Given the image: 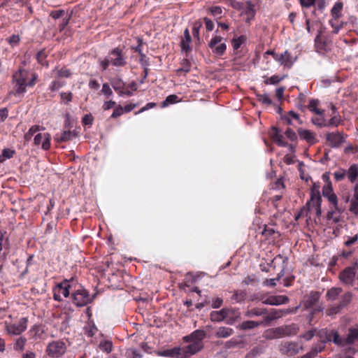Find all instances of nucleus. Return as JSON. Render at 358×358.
<instances>
[{
	"instance_id": "052dcab7",
	"label": "nucleus",
	"mask_w": 358,
	"mask_h": 358,
	"mask_svg": "<svg viewBox=\"0 0 358 358\" xmlns=\"http://www.w3.org/2000/svg\"><path fill=\"white\" fill-rule=\"evenodd\" d=\"M317 329H310L301 336V338L306 341H310L314 336L316 335Z\"/></svg>"
},
{
	"instance_id": "c03bdc74",
	"label": "nucleus",
	"mask_w": 358,
	"mask_h": 358,
	"mask_svg": "<svg viewBox=\"0 0 358 358\" xmlns=\"http://www.w3.org/2000/svg\"><path fill=\"white\" fill-rule=\"evenodd\" d=\"M178 96L175 94H171L168 96L166 99L162 103V107L164 108L168 106L169 104L175 103L178 102Z\"/></svg>"
},
{
	"instance_id": "6e6552de",
	"label": "nucleus",
	"mask_w": 358,
	"mask_h": 358,
	"mask_svg": "<svg viewBox=\"0 0 358 358\" xmlns=\"http://www.w3.org/2000/svg\"><path fill=\"white\" fill-rule=\"evenodd\" d=\"M71 281L64 280L61 283H59L53 288V299L55 301H61L63 297H67L69 295Z\"/></svg>"
},
{
	"instance_id": "5701e85b",
	"label": "nucleus",
	"mask_w": 358,
	"mask_h": 358,
	"mask_svg": "<svg viewBox=\"0 0 358 358\" xmlns=\"http://www.w3.org/2000/svg\"><path fill=\"white\" fill-rule=\"evenodd\" d=\"M289 301V299L285 296H269L266 299L263 301V303L268 305L278 306L286 303Z\"/></svg>"
},
{
	"instance_id": "423d86ee",
	"label": "nucleus",
	"mask_w": 358,
	"mask_h": 358,
	"mask_svg": "<svg viewBox=\"0 0 358 358\" xmlns=\"http://www.w3.org/2000/svg\"><path fill=\"white\" fill-rule=\"evenodd\" d=\"M352 296V295L350 292H346L343 294L341 296L338 304H334L327 308L326 310L327 315L329 317H334L338 314L343 308L346 307L351 302Z\"/></svg>"
},
{
	"instance_id": "69168bd1",
	"label": "nucleus",
	"mask_w": 358,
	"mask_h": 358,
	"mask_svg": "<svg viewBox=\"0 0 358 358\" xmlns=\"http://www.w3.org/2000/svg\"><path fill=\"white\" fill-rule=\"evenodd\" d=\"M283 316L282 310H273L270 313V320H275Z\"/></svg>"
},
{
	"instance_id": "e2e57ef3",
	"label": "nucleus",
	"mask_w": 358,
	"mask_h": 358,
	"mask_svg": "<svg viewBox=\"0 0 358 358\" xmlns=\"http://www.w3.org/2000/svg\"><path fill=\"white\" fill-rule=\"evenodd\" d=\"M202 24L200 22H196L194 23L192 28V34L194 37L199 38V30L201 27Z\"/></svg>"
},
{
	"instance_id": "412c9836",
	"label": "nucleus",
	"mask_w": 358,
	"mask_h": 358,
	"mask_svg": "<svg viewBox=\"0 0 358 358\" xmlns=\"http://www.w3.org/2000/svg\"><path fill=\"white\" fill-rule=\"evenodd\" d=\"M298 134L301 139L306 141L310 144H313L316 142L315 134L310 130L299 129Z\"/></svg>"
},
{
	"instance_id": "72a5a7b5",
	"label": "nucleus",
	"mask_w": 358,
	"mask_h": 358,
	"mask_svg": "<svg viewBox=\"0 0 358 358\" xmlns=\"http://www.w3.org/2000/svg\"><path fill=\"white\" fill-rule=\"evenodd\" d=\"M296 60V57H293L288 51H285V62L282 65L287 68H291Z\"/></svg>"
},
{
	"instance_id": "a18cd8bd",
	"label": "nucleus",
	"mask_w": 358,
	"mask_h": 358,
	"mask_svg": "<svg viewBox=\"0 0 358 358\" xmlns=\"http://www.w3.org/2000/svg\"><path fill=\"white\" fill-rule=\"evenodd\" d=\"M322 115H320V117H313L312 118V122L318 127H327V120L324 119V117Z\"/></svg>"
},
{
	"instance_id": "c9c22d12",
	"label": "nucleus",
	"mask_w": 358,
	"mask_h": 358,
	"mask_svg": "<svg viewBox=\"0 0 358 358\" xmlns=\"http://www.w3.org/2000/svg\"><path fill=\"white\" fill-rule=\"evenodd\" d=\"M289 151L290 152V154H287L284 157V162L287 164H292L295 162V155H294V148L292 145L289 144L288 148Z\"/></svg>"
},
{
	"instance_id": "a878e982",
	"label": "nucleus",
	"mask_w": 358,
	"mask_h": 358,
	"mask_svg": "<svg viewBox=\"0 0 358 358\" xmlns=\"http://www.w3.org/2000/svg\"><path fill=\"white\" fill-rule=\"evenodd\" d=\"M357 339H358V325L355 327H352L349 329V333H348L347 338L345 340L343 339V346L345 345V343L352 344Z\"/></svg>"
},
{
	"instance_id": "603ef678",
	"label": "nucleus",
	"mask_w": 358,
	"mask_h": 358,
	"mask_svg": "<svg viewBox=\"0 0 358 358\" xmlns=\"http://www.w3.org/2000/svg\"><path fill=\"white\" fill-rule=\"evenodd\" d=\"M192 41V38H182L180 42V47L182 51L187 52L189 50V43Z\"/></svg>"
},
{
	"instance_id": "6ab92c4d",
	"label": "nucleus",
	"mask_w": 358,
	"mask_h": 358,
	"mask_svg": "<svg viewBox=\"0 0 358 358\" xmlns=\"http://www.w3.org/2000/svg\"><path fill=\"white\" fill-rule=\"evenodd\" d=\"M280 338L294 336L297 334L299 328L295 324L283 325L277 327Z\"/></svg>"
},
{
	"instance_id": "8fccbe9b",
	"label": "nucleus",
	"mask_w": 358,
	"mask_h": 358,
	"mask_svg": "<svg viewBox=\"0 0 358 358\" xmlns=\"http://www.w3.org/2000/svg\"><path fill=\"white\" fill-rule=\"evenodd\" d=\"M112 343L109 341H105L101 342L99 344V348L102 351L110 352L112 350Z\"/></svg>"
},
{
	"instance_id": "39448f33",
	"label": "nucleus",
	"mask_w": 358,
	"mask_h": 358,
	"mask_svg": "<svg viewBox=\"0 0 358 358\" xmlns=\"http://www.w3.org/2000/svg\"><path fill=\"white\" fill-rule=\"evenodd\" d=\"M231 315L232 320L229 323L232 324L236 320L239 318L241 313L236 309L222 308L220 310L212 311L210 315V319L213 322H221Z\"/></svg>"
},
{
	"instance_id": "1a4fd4ad",
	"label": "nucleus",
	"mask_w": 358,
	"mask_h": 358,
	"mask_svg": "<svg viewBox=\"0 0 358 358\" xmlns=\"http://www.w3.org/2000/svg\"><path fill=\"white\" fill-rule=\"evenodd\" d=\"M223 37L221 36H214L208 43L209 48L211 49L213 54L217 56H222L224 54L227 45L223 42Z\"/></svg>"
},
{
	"instance_id": "aec40b11",
	"label": "nucleus",
	"mask_w": 358,
	"mask_h": 358,
	"mask_svg": "<svg viewBox=\"0 0 358 358\" xmlns=\"http://www.w3.org/2000/svg\"><path fill=\"white\" fill-rule=\"evenodd\" d=\"M182 349L180 347H174L170 349H166L164 350L157 351L156 354L158 356L166 357H179L182 358Z\"/></svg>"
},
{
	"instance_id": "f257e3e1",
	"label": "nucleus",
	"mask_w": 358,
	"mask_h": 358,
	"mask_svg": "<svg viewBox=\"0 0 358 358\" xmlns=\"http://www.w3.org/2000/svg\"><path fill=\"white\" fill-rule=\"evenodd\" d=\"M204 333L202 331H194L191 334L183 338L184 341L189 342L187 346L181 348L182 358H188L196 354L203 348L202 340Z\"/></svg>"
},
{
	"instance_id": "b1692460",
	"label": "nucleus",
	"mask_w": 358,
	"mask_h": 358,
	"mask_svg": "<svg viewBox=\"0 0 358 358\" xmlns=\"http://www.w3.org/2000/svg\"><path fill=\"white\" fill-rule=\"evenodd\" d=\"M320 299V294L317 292H311L308 296H305L303 301V306L308 308L314 305Z\"/></svg>"
},
{
	"instance_id": "dca6fc26",
	"label": "nucleus",
	"mask_w": 358,
	"mask_h": 358,
	"mask_svg": "<svg viewBox=\"0 0 358 358\" xmlns=\"http://www.w3.org/2000/svg\"><path fill=\"white\" fill-rule=\"evenodd\" d=\"M322 195L327 198L329 204H336L338 202V197L334 192L333 187L331 182L326 183L322 187Z\"/></svg>"
},
{
	"instance_id": "473e14b6",
	"label": "nucleus",
	"mask_w": 358,
	"mask_h": 358,
	"mask_svg": "<svg viewBox=\"0 0 358 358\" xmlns=\"http://www.w3.org/2000/svg\"><path fill=\"white\" fill-rule=\"evenodd\" d=\"M263 322H259L252 320L244 321L241 323L240 327L243 330L252 329L255 327L260 326Z\"/></svg>"
},
{
	"instance_id": "0e129e2a",
	"label": "nucleus",
	"mask_w": 358,
	"mask_h": 358,
	"mask_svg": "<svg viewBox=\"0 0 358 358\" xmlns=\"http://www.w3.org/2000/svg\"><path fill=\"white\" fill-rule=\"evenodd\" d=\"M285 134L286 137L292 141H294L296 140V138H297L296 133L292 129H291L289 128H288L285 131Z\"/></svg>"
},
{
	"instance_id": "9b49d317",
	"label": "nucleus",
	"mask_w": 358,
	"mask_h": 358,
	"mask_svg": "<svg viewBox=\"0 0 358 358\" xmlns=\"http://www.w3.org/2000/svg\"><path fill=\"white\" fill-rule=\"evenodd\" d=\"M344 208L336 202V204H330V209L327 214V219L331 224H337L342 220V213Z\"/></svg>"
},
{
	"instance_id": "f3484780",
	"label": "nucleus",
	"mask_w": 358,
	"mask_h": 358,
	"mask_svg": "<svg viewBox=\"0 0 358 358\" xmlns=\"http://www.w3.org/2000/svg\"><path fill=\"white\" fill-rule=\"evenodd\" d=\"M355 277V269L352 267H348L344 269L339 275V278L342 282L346 285H352Z\"/></svg>"
},
{
	"instance_id": "3c124183",
	"label": "nucleus",
	"mask_w": 358,
	"mask_h": 358,
	"mask_svg": "<svg viewBox=\"0 0 358 358\" xmlns=\"http://www.w3.org/2000/svg\"><path fill=\"white\" fill-rule=\"evenodd\" d=\"M283 78L284 77H279L278 76L274 75L271 76L266 80H265V83L266 85H276L279 82H280Z\"/></svg>"
},
{
	"instance_id": "0eeeda50",
	"label": "nucleus",
	"mask_w": 358,
	"mask_h": 358,
	"mask_svg": "<svg viewBox=\"0 0 358 358\" xmlns=\"http://www.w3.org/2000/svg\"><path fill=\"white\" fill-rule=\"evenodd\" d=\"M95 296V294L91 296L86 289L80 288L73 294V303L78 307H83L91 303Z\"/></svg>"
},
{
	"instance_id": "6e6d98bb",
	"label": "nucleus",
	"mask_w": 358,
	"mask_h": 358,
	"mask_svg": "<svg viewBox=\"0 0 358 358\" xmlns=\"http://www.w3.org/2000/svg\"><path fill=\"white\" fill-rule=\"evenodd\" d=\"M349 210L354 214L355 216L358 217V201L350 200V205L349 208Z\"/></svg>"
},
{
	"instance_id": "2eb2a0df",
	"label": "nucleus",
	"mask_w": 358,
	"mask_h": 358,
	"mask_svg": "<svg viewBox=\"0 0 358 358\" xmlns=\"http://www.w3.org/2000/svg\"><path fill=\"white\" fill-rule=\"evenodd\" d=\"M51 136L49 133H38L34 138V143L36 146L41 145V148L48 150L50 148Z\"/></svg>"
},
{
	"instance_id": "7c9ffc66",
	"label": "nucleus",
	"mask_w": 358,
	"mask_h": 358,
	"mask_svg": "<svg viewBox=\"0 0 358 358\" xmlns=\"http://www.w3.org/2000/svg\"><path fill=\"white\" fill-rule=\"evenodd\" d=\"M41 130H44V128L43 127H41L39 125H33L32 127H31L29 128L28 131L24 134V140L26 141H29L31 139L34 134H35L36 133H37Z\"/></svg>"
},
{
	"instance_id": "864d4df0",
	"label": "nucleus",
	"mask_w": 358,
	"mask_h": 358,
	"mask_svg": "<svg viewBox=\"0 0 358 358\" xmlns=\"http://www.w3.org/2000/svg\"><path fill=\"white\" fill-rule=\"evenodd\" d=\"M99 66L101 68V71H103L106 70L107 68L108 67V66L110 64H111L110 59H109V57H108V55L104 59H99Z\"/></svg>"
},
{
	"instance_id": "a19ab883",
	"label": "nucleus",
	"mask_w": 358,
	"mask_h": 358,
	"mask_svg": "<svg viewBox=\"0 0 358 358\" xmlns=\"http://www.w3.org/2000/svg\"><path fill=\"white\" fill-rule=\"evenodd\" d=\"M342 8L343 3L341 2H337L334 4L331 9V15L335 19H337L341 16Z\"/></svg>"
},
{
	"instance_id": "680f3d73",
	"label": "nucleus",
	"mask_w": 358,
	"mask_h": 358,
	"mask_svg": "<svg viewBox=\"0 0 358 358\" xmlns=\"http://www.w3.org/2000/svg\"><path fill=\"white\" fill-rule=\"evenodd\" d=\"M245 40L244 36H240L237 38H234L232 41V45L234 50H238L242 45Z\"/></svg>"
},
{
	"instance_id": "4d7b16f0",
	"label": "nucleus",
	"mask_w": 358,
	"mask_h": 358,
	"mask_svg": "<svg viewBox=\"0 0 358 358\" xmlns=\"http://www.w3.org/2000/svg\"><path fill=\"white\" fill-rule=\"evenodd\" d=\"M258 100L266 105H271L272 101L267 94L257 95Z\"/></svg>"
},
{
	"instance_id": "774afa93",
	"label": "nucleus",
	"mask_w": 358,
	"mask_h": 358,
	"mask_svg": "<svg viewBox=\"0 0 358 358\" xmlns=\"http://www.w3.org/2000/svg\"><path fill=\"white\" fill-rule=\"evenodd\" d=\"M324 347H325L324 343L319 342L318 343L315 344L311 350H313L316 355H317L318 353H320L324 350Z\"/></svg>"
},
{
	"instance_id": "7ed1b4c3",
	"label": "nucleus",
	"mask_w": 358,
	"mask_h": 358,
	"mask_svg": "<svg viewBox=\"0 0 358 358\" xmlns=\"http://www.w3.org/2000/svg\"><path fill=\"white\" fill-rule=\"evenodd\" d=\"M322 197L320 192L317 189H311L310 199L307 202L306 206L303 207L299 214L296 216V220L300 217H307L310 211H314L317 216L320 217L322 214Z\"/></svg>"
},
{
	"instance_id": "a211bd4d",
	"label": "nucleus",
	"mask_w": 358,
	"mask_h": 358,
	"mask_svg": "<svg viewBox=\"0 0 358 358\" xmlns=\"http://www.w3.org/2000/svg\"><path fill=\"white\" fill-rule=\"evenodd\" d=\"M326 138L331 148H338L344 142V136L341 133H328Z\"/></svg>"
},
{
	"instance_id": "79ce46f5",
	"label": "nucleus",
	"mask_w": 358,
	"mask_h": 358,
	"mask_svg": "<svg viewBox=\"0 0 358 358\" xmlns=\"http://www.w3.org/2000/svg\"><path fill=\"white\" fill-rule=\"evenodd\" d=\"M283 275L284 269H282L281 271L278 274L277 278L267 279L265 282H264V285L266 286L273 287L276 285V282L278 281Z\"/></svg>"
},
{
	"instance_id": "c85d7f7f",
	"label": "nucleus",
	"mask_w": 358,
	"mask_h": 358,
	"mask_svg": "<svg viewBox=\"0 0 358 358\" xmlns=\"http://www.w3.org/2000/svg\"><path fill=\"white\" fill-rule=\"evenodd\" d=\"M181 66L178 68L176 71L177 74L178 76H181L182 74H185L190 71L191 70V64L190 62L187 59H184L182 60L180 63Z\"/></svg>"
},
{
	"instance_id": "09e8293b",
	"label": "nucleus",
	"mask_w": 358,
	"mask_h": 358,
	"mask_svg": "<svg viewBox=\"0 0 358 358\" xmlns=\"http://www.w3.org/2000/svg\"><path fill=\"white\" fill-rule=\"evenodd\" d=\"M97 331L96 327L94 324H89L85 328V334L88 337H92Z\"/></svg>"
},
{
	"instance_id": "c756f323",
	"label": "nucleus",
	"mask_w": 358,
	"mask_h": 358,
	"mask_svg": "<svg viewBox=\"0 0 358 358\" xmlns=\"http://www.w3.org/2000/svg\"><path fill=\"white\" fill-rule=\"evenodd\" d=\"M263 337L267 340H272L280 338L277 327L266 329L263 334Z\"/></svg>"
},
{
	"instance_id": "37998d69",
	"label": "nucleus",
	"mask_w": 358,
	"mask_h": 358,
	"mask_svg": "<svg viewBox=\"0 0 358 358\" xmlns=\"http://www.w3.org/2000/svg\"><path fill=\"white\" fill-rule=\"evenodd\" d=\"M209 11L215 19H220L222 17V8L220 6H212L209 8Z\"/></svg>"
},
{
	"instance_id": "338daca9",
	"label": "nucleus",
	"mask_w": 358,
	"mask_h": 358,
	"mask_svg": "<svg viewBox=\"0 0 358 358\" xmlns=\"http://www.w3.org/2000/svg\"><path fill=\"white\" fill-rule=\"evenodd\" d=\"M257 281L255 275H248L243 280V283L245 285H254Z\"/></svg>"
},
{
	"instance_id": "58836bf2",
	"label": "nucleus",
	"mask_w": 358,
	"mask_h": 358,
	"mask_svg": "<svg viewBox=\"0 0 358 358\" xmlns=\"http://www.w3.org/2000/svg\"><path fill=\"white\" fill-rule=\"evenodd\" d=\"M318 103H319V101L317 100L311 99L309 101L308 108L310 111L314 112L319 115H323L324 111L317 108Z\"/></svg>"
},
{
	"instance_id": "ea45409f",
	"label": "nucleus",
	"mask_w": 358,
	"mask_h": 358,
	"mask_svg": "<svg viewBox=\"0 0 358 358\" xmlns=\"http://www.w3.org/2000/svg\"><path fill=\"white\" fill-rule=\"evenodd\" d=\"M15 150L9 148L3 149L2 154L0 155V162H3L6 159H10L13 157Z\"/></svg>"
},
{
	"instance_id": "5fc2aeb1",
	"label": "nucleus",
	"mask_w": 358,
	"mask_h": 358,
	"mask_svg": "<svg viewBox=\"0 0 358 358\" xmlns=\"http://www.w3.org/2000/svg\"><path fill=\"white\" fill-rule=\"evenodd\" d=\"M358 240V234H355L352 236H348L344 242V245L347 247H350L355 244Z\"/></svg>"
},
{
	"instance_id": "cd10ccee",
	"label": "nucleus",
	"mask_w": 358,
	"mask_h": 358,
	"mask_svg": "<svg viewBox=\"0 0 358 358\" xmlns=\"http://www.w3.org/2000/svg\"><path fill=\"white\" fill-rule=\"evenodd\" d=\"M347 177L350 182H354L358 178V164L351 165L347 171Z\"/></svg>"
},
{
	"instance_id": "4c0bfd02",
	"label": "nucleus",
	"mask_w": 358,
	"mask_h": 358,
	"mask_svg": "<svg viewBox=\"0 0 358 358\" xmlns=\"http://www.w3.org/2000/svg\"><path fill=\"white\" fill-rule=\"evenodd\" d=\"M246 297V292L245 291L239 290L235 291L231 296V299L236 303L242 302Z\"/></svg>"
},
{
	"instance_id": "f8f14e48",
	"label": "nucleus",
	"mask_w": 358,
	"mask_h": 358,
	"mask_svg": "<svg viewBox=\"0 0 358 358\" xmlns=\"http://www.w3.org/2000/svg\"><path fill=\"white\" fill-rule=\"evenodd\" d=\"M66 350L65 343L62 341H52L47 347L48 355L52 357L62 356L65 353Z\"/></svg>"
},
{
	"instance_id": "f03ea898",
	"label": "nucleus",
	"mask_w": 358,
	"mask_h": 358,
	"mask_svg": "<svg viewBox=\"0 0 358 358\" xmlns=\"http://www.w3.org/2000/svg\"><path fill=\"white\" fill-rule=\"evenodd\" d=\"M13 80L15 82V92L19 94H23L26 92L27 86H33L37 79V75L30 73L25 69H19L13 74Z\"/></svg>"
},
{
	"instance_id": "bb28decb",
	"label": "nucleus",
	"mask_w": 358,
	"mask_h": 358,
	"mask_svg": "<svg viewBox=\"0 0 358 358\" xmlns=\"http://www.w3.org/2000/svg\"><path fill=\"white\" fill-rule=\"evenodd\" d=\"M342 292V289L341 287H331L328 289L326 293V299L329 301H334L338 299V297L341 295Z\"/></svg>"
},
{
	"instance_id": "20e7f679",
	"label": "nucleus",
	"mask_w": 358,
	"mask_h": 358,
	"mask_svg": "<svg viewBox=\"0 0 358 358\" xmlns=\"http://www.w3.org/2000/svg\"><path fill=\"white\" fill-rule=\"evenodd\" d=\"M316 336L320 339V342L326 343L332 341L334 344L343 346V338L339 336L338 332L336 330H328L327 329H322L317 330Z\"/></svg>"
},
{
	"instance_id": "4468645a",
	"label": "nucleus",
	"mask_w": 358,
	"mask_h": 358,
	"mask_svg": "<svg viewBox=\"0 0 358 358\" xmlns=\"http://www.w3.org/2000/svg\"><path fill=\"white\" fill-rule=\"evenodd\" d=\"M108 57L113 66L117 67L124 66L127 64L126 57L118 48H115L110 52Z\"/></svg>"
},
{
	"instance_id": "4be33fe9",
	"label": "nucleus",
	"mask_w": 358,
	"mask_h": 358,
	"mask_svg": "<svg viewBox=\"0 0 358 358\" xmlns=\"http://www.w3.org/2000/svg\"><path fill=\"white\" fill-rule=\"evenodd\" d=\"M271 137L280 147H288L289 145L283 141V136L280 134V130L275 127H272V131L270 134Z\"/></svg>"
},
{
	"instance_id": "ddd939ff",
	"label": "nucleus",
	"mask_w": 358,
	"mask_h": 358,
	"mask_svg": "<svg viewBox=\"0 0 358 358\" xmlns=\"http://www.w3.org/2000/svg\"><path fill=\"white\" fill-rule=\"evenodd\" d=\"M27 320L21 318L17 323L6 325V331L11 335H20L27 329Z\"/></svg>"
},
{
	"instance_id": "f704fd0d",
	"label": "nucleus",
	"mask_w": 358,
	"mask_h": 358,
	"mask_svg": "<svg viewBox=\"0 0 358 358\" xmlns=\"http://www.w3.org/2000/svg\"><path fill=\"white\" fill-rule=\"evenodd\" d=\"M266 313V311L265 309L255 308L247 310L245 313V316L248 317H252L254 316H261Z\"/></svg>"
},
{
	"instance_id": "13d9d810",
	"label": "nucleus",
	"mask_w": 358,
	"mask_h": 358,
	"mask_svg": "<svg viewBox=\"0 0 358 358\" xmlns=\"http://www.w3.org/2000/svg\"><path fill=\"white\" fill-rule=\"evenodd\" d=\"M101 93L106 97H109L113 94V91L108 83H104L102 85Z\"/></svg>"
},
{
	"instance_id": "2f4dec72",
	"label": "nucleus",
	"mask_w": 358,
	"mask_h": 358,
	"mask_svg": "<svg viewBox=\"0 0 358 358\" xmlns=\"http://www.w3.org/2000/svg\"><path fill=\"white\" fill-rule=\"evenodd\" d=\"M73 136V134L71 131H64L61 133L60 135L57 134L55 136V141H57L58 143L61 142H66L71 139Z\"/></svg>"
},
{
	"instance_id": "e433bc0d",
	"label": "nucleus",
	"mask_w": 358,
	"mask_h": 358,
	"mask_svg": "<svg viewBox=\"0 0 358 358\" xmlns=\"http://www.w3.org/2000/svg\"><path fill=\"white\" fill-rule=\"evenodd\" d=\"M233 334V329L226 327L218 329L216 335L219 338H227Z\"/></svg>"
},
{
	"instance_id": "bf43d9fd",
	"label": "nucleus",
	"mask_w": 358,
	"mask_h": 358,
	"mask_svg": "<svg viewBox=\"0 0 358 358\" xmlns=\"http://www.w3.org/2000/svg\"><path fill=\"white\" fill-rule=\"evenodd\" d=\"M127 355L129 358H141L142 355L136 349H129L127 351Z\"/></svg>"
},
{
	"instance_id": "9d476101",
	"label": "nucleus",
	"mask_w": 358,
	"mask_h": 358,
	"mask_svg": "<svg viewBox=\"0 0 358 358\" xmlns=\"http://www.w3.org/2000/svg\"><path fill=\"white\" fill-rule=\"evenodd\" d=\"M301 349L302 345L294 341H284L278 346V350L282 354L289 356L298 354Z\"/></svg>"
},
{
	"instance_id": "393cba45",
	"label": "nucleus",
	"mask_w": 358,
	"mask_h": 358,
	"mask_svg": "<svg viewBox=\"0 0 358 358\" xmlns=\"http://www.w3.org/2000/svg\"><path fill=\"white\" fill-rule=\"evenodd\" d=\"M110 84L115 91L117 92L120 96H124V83L122 79L115 78L110 80Z\"/></svg>"
},
{
	"instance_id": "de8ad7c7",
	"label": "nucleus",
	"mask_w": 358,
	"mask_h": 358,
	"mask_svg": "<svg viewBox=\"0 0 358 358\" xmlns=\"http://www.w3.org/2000/svg\"><path fill=\"white\" fill-rule=\"evenodd\" d=\"M346 176L347 171L343 169H339L334 173V177L336 181L342 180Z\"/></svg>"
},
{
	"instance_id": "49530a36",
	"label": "nucleus",
	"mask_w": 358,
	"mask_h": 358,
	"mask_svg": "<svg viewBox=\"0 0 358 358\" xmlns=\"http://www.w3.org/2000/svg\"><path fill=\"white\" fill-rule=\"evenodd\" d=\"M26 338L24 337H20L16 340V342L14 345L15 350H22L24 348L26 343Z\"/></svg>"
}]
</instances>
